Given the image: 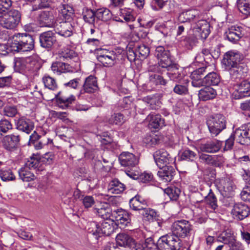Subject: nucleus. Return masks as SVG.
Segmentation results:
<instances>
[{
	"label": "nucleus",
	"instance_id": "obj_1",
	"mask_svg": "<svg viewBox=\"0 0 250 250\" xmlns=\"http://www.w3.org/2000/svg\"><path fill=\"white\" fill-rule=\"evenodd\" d=\"M155 56L158 60L157 64L151 65L149 71L159 72L163 73L167 71V75L171 80L180 81L182 79L183 74L179 65L174 63L171 57L170 52L162 46L156 48Z\"/></svg>",
	"mask_w": 250,
	"mask_h": 250
},
{
	"label": "nucleus",
	"instance_id": "obj_2",
	"mask_svg": "<svg viewBox=\"0 0 250 250\" xmlns=\"http://www.w3.org/2000/svg\"><path fill=\"white\" fill-rule=\"evenodd\" d=\"M34 43L32 36L26 33H18L9 38L8 49L13 53L29 52L34 49Z\"/></svg>",
	"mask_w": 250,
	"mask_h": 250
},
{
	"label": "nucleus",
	"instance_id": "obj_3",
	"mask_svg": "<svg viewBox=\"0 0 250 250\" xmlns=\"http://www.w3.org/2000/svg\"><path fill=\"white\" fill-rule=\"evenodd\" d=\"M234 140L242 145H250V123L236 128L225 141V151L230 150L234 145Z\"/></svg>",
	"mask_w": 250,
	"mask_h": 250
},
{
	"label": "nucleus",
	"instance_id": "obj_4",
	"mask_svg": "<svg viewBox=\"0 0 250 250\" xmlns=\"http://www.w3.org/2000/svg\"><path fill=\"white\" fill-rule=\"evenodd\" d=\"M115 222L112 219L105 220L100 224L92 221L87 224V231L95 236L96 239L104 235L108 236L113 233L115 229Z\"/></svg>",
	"mask_w": 250,
	"mask_h": 250
},
{
	"label": "nucleus",
	"instance_id": "obj_5",
	"mask_svg": "<svg viewBox=\"0 0 250 250\" xmlns=\"http://www.w3.org/2000/svg\"><path fill=\"white\" fill-rule=\"evenodd\" d=\"M158 250H179L182 241L172 233L161 236L156 244Z\"/></svg>",
	"mask_w": 250,
	"mask_h": 250
},
{
	"label": "nucleus",
	"instance_id": "obj_6",
	"mask_svg": "<svg viewBox=\"0 0 250 250\" xmlns=\"http://www.w3.org/2000/svg\"><path fill=\"white\" fill-rule=\"evenodd\" d=\"M207 125L211 135L216 136L226 127L225 117L221 114L210 116L207 120Z\"/></svg>",
	"mask_w": 250,
	"mask_h": 250
},
{
	"label": "nucleus",
	"instance_id": "obj_7",
	"mask_svg": "<svg viewBox=\"0 0 250 250\" xmlns=\"http://www.w3.org/2000/svg\"><path fill=\"white\" fill-rule=\"evenodd\" d=\"M21 20V12L18 10L13 9L0 17V25L4 28L13 30L18 26Z\"/></svg>",
	"mask_w": 250,
	"mask_h": 250
},
{
	"label": "nucleus",
	"instance_id": "obj_8",
	"mask_svg": "<svg viewBox=\"0 0 250 250\" xmlns=\"http://www.w3.org/2000/svg\"><path fill=\"white\" fill-rule=\"evenodd\" d=\"M192 230V226L186 220L175 221L171 227L172 233L179 239L189 237Z\"/></svg>",
	"mask_w": 250,
	"mask_h": 250
},
{
	"label": "nucleus",
	"instance_id": "obj_9",
	"mask_svg": "<svg viewBox=\"0 0 250 250\" xmlns=\"http://www.w3.org/2000/svg\"><path fill=\"white\" fill-rule=\"evenodd\" d=\"M123 51L121 49H116L110 51L104 50L98 54L97 58L104 66H111L116 63V60Z\"/></svg>",
	"mask_w": 250,
	"mask_h": 250
},
{
	"label": "nucleus",
	"instance_id": "obj_10",
	"mask_svg": "<svg viewBox=\"0 0 250 250\" xmlns=\"http://www.w3.org/2000/svg\"><path fill=\"white\" fill-rule=\"evenodd\" d=\"M243 59L244 56L241 52L236 50H231L224 54L222 62L227 70L241 63Z\"/></svg>",
	"mask_w": 250,
	"mask_h": 250
},
{
	"label": "nucleus",
	"instance_id": "obj_11",
	"mask_svg": "<svg viewBox=\"0 0 250 250\" xmlns=\"http://www.w3.org/2000/svg\"><path fill=\"white\" fill-rule=\"evenodd\" d=\"M203 65L192 71L190 74L192 80L191 84L194 87L199 88L203 86V78L202 76L211 70L212 65L203 64Z\"/></svg>",
	"mask_w": 250,
	"mask_h": 250
},
{
	"label": "nucleus",
	"instance_id": "obj_12",
	"mask_svg": "<svg viewBox=\"0 0 250 250\" xmlns=\"http://www.w3.org/2000/svg\"><path fill=\"white\" fill-rule=\"evenodd\" d=\"M199 19L191 23V27L196 36L206 39L210 33L209 23L205 20Z\"/></svg>",
	"mask_w": 250,
	"mask_h": 250
},
{
	"label": "nucleus",
	"instance_id": "obj_13",
	"mask_svg": "<svg viewBox=\"0 0 250 250\" xmlns=\"http://www.w3.org/2000/svg\"><path fill=\"white\" fill-rule=\"evenodd\" d=\"M153 157L157 166L159 168L174 162V158L164 149L156 151L153 154Z\"/></svg>",
	"mask_w": 250,
	"mask_h": 250
},
{
	"label": "nucleus",
	"instance_id": "obj_14",
	"mask_svg": "<svg viewBox=\"0 0 250 250\" xmlns=\"http://www.w3.org/2000/svg\"><path fill=\"white\" fill-rule=\"evenodd\" d=\"M233 96L235 99H239L250 96V83L246 80L237 82L234 85Z\"/></svg>",
	"mask_w": 250,
	"mask_h": 250
},
{
	"label": "nucleus",
	"instance_id": "obj_15",
	"mask_svg": "<svg viewBox=\"0 0 250 250\" xmlns=\"http://www.w3.org/2000/svg\"><path fill=\"white\" fill-rule=\"evenodd\" d=\"M53 27L55 34H58L64 38L71 36L74 31V27L72 25V23L69 21H56Z\"/></svg>",
	"mask_w": 250,
	"mask_h": 250
},
{
	"label": "nucleus",
	"instance_id": "obj_16",
	"mask_svg": "<svg viewBox=\"0 0 250 250\" xmlns=\"http://www.w3.org/2000/svg\"><path fill=\"white\" fill-rule=\"evenodd\" d=\"M21 136L17 132H14L5 136L2 141L3 147L8 151H13L18 146Z\"/></svg>",
	"mask_w": 250,
	"mask_h": 250
},
{
	"label": "nucleus",
	"instance_id": "obj_17",
	"mask_svg": "<svg viewBox=\"0 0 250 250\" xmlns=\"http://www.w3.org/2000/svg\"><path fill=\"white\" fill-rule=\"evenodd\" d=\"M113 216L115 219V225L120 228H124L130 224L131 222V214L123 209H118L113 212Z\"/></svg>",
	"mask_w": 250,
	"mask_h": 250
},
{
	"label": "nucleus",
	"instance_id": "obj_18",
	"mask_svg": "<svg viewBox=\"0 0 250 250\" xmlns=\"http://www.w3.org/2000/svg\"><path fill=\"white\" fill-rule=\"evenodd\" d=\"M39 40L41 47L49 49L57 42L55 33L52 31L44 32L40 35Z\"/></svg>",
	"mask_w": 250,
	"mask_h": 250
},
{
	"label": "nucleus",
	"instance_id": "obj_19",
	"mask_svg": "<svg viewBox=\"0 0 250 250\" xmlns=\"http://www.w3.org/2000/svg\"><path fill=\"white\" fill-rule=\"evenodd\" d=\"M37 20L41 27L52 28L56 22L53 13L48 11L41 12Z\"/></svg>",
	"mask_w": 250,
	"mask_h": 250
},
{
	"label": "nucleus",
	"instance_id": "obj_20",
	"mask_svg": "<svg viewBox=\"0 0 250 250\" xmlns=\"http://www.w3.org/2000/svg\"><path fill=\"white\" fill-rule=\"evenodd\" d=\"M243 28L237 25L231 26L225 33V38L232 43H236L244 36Z\"/></svg>",
	"mask_w": 250,
	"mask_h": 250
},
{
	"label": "nucleus",
	"instance_id": "obj_21",
	"mask_svg": "<svg viewBox=\"0 0 250 250\" xmlns=\"http://www.w3.org/2000/svg\"><path fill=\"white\" fill-rule=\"evenodd\" d=\"M199 12L196 9H188L180 13L177 21L181 23H193L199 19Z\"/></svg>",
	"mask_w": 250,
	"mask_h": 250
},
{
	"label": "nucleus",
	"instance_id": "obj_22",
	"mask_svg": "<svg viewBox=\"0 0 250 250\" xmlns=\"http://www.w3.org/2000/svg\"><path fill=\"white\" fill-rule=\"evenodd\" d=\"M207 190L208 191V192L207 195H203L202 193L199 194L197 193L196 194V197L198 198L199 196H202V199L200 200H197L195 201L196 203H201L203 202V201L206 203V204L208 206V207L212 210H215V209L217 208V198L212 192V190L209 187H207Z\"/></svg>",
	"mask_w": 250,
	"mask_h": 250
},
{
	"label": "nucleus",
	"instance_id": "obj_23",
	"mask_svg": "<svg viewBox=\"0 0 250 250\" xmlns=\"http://www.w3.org/2000/svg\"><path fill=\"white\" fill-rule=\"evenodd\" d=\"M227 70L229 72L231 80L237 83L241 81V79L245 77L247 68L245 64L241 63Z\"/></svg>",
	"mask_w": 250,
	"mask_h": 250
},
{
	"label": "nucleus",
	"instance_id": "obj_24",
	"mask_svg": "<svg viewBox=\"0 0 250 250\" xmlns=\"http://www.w3.org/2000/svg\"><path fill=\"white\" fill-rule=\"evenodd\" d=\"M250 212L249 207L244 204H235L231 210V213L233 217L239 220H242L247 217Z\"/></svg>",
	"mask_w": 250,
	"mask_h": 250
},
{
	"label": "nucleus",
	"instance_id": "obj_25",
	"mask_svg": "<svg viewBox=\"0 0 250 250\" xmlns=\"http://www.w3.org/2000/svg\"><path fill=\"white\" fill-rule=\"evenodd\" d=\"M234 188L233 182L230 179L226 178L221 180L219 188L224 197H232L234 195Z\"/></svg>",
	"mask_w": 250,
	"mask_h": 250
},
{
	"label": "nucleus",
	"instance_id": "obj_26",
	"mask_svg": "<svg viewBox=\"0 0 250 250\" xmlns=\"http://www.w3.org/2000/svg\"><path fill=\"white\" fill-rule=\"evenodd\" d=\"M160 169L157 172V175L163 182H170L176 173L173 167L170 165L164 166Z\"/></svg>",
	"mask_w": 250,
	"mask_h": 250
},
{
	"label": "nucleus",
	"instance_id": "obj_27",
	"mask_svg": "<svg viewBox=\"0 0 250 250\" xmlns=\"http://www.w3.org/2000/svg\"><path fill=\"white\" fill-rule=\"evenodd\" d=\"M121 165L124 167H134L138 163V158L131 153L122 152L119 157Z\"/></svg>",
	"mask_w": 250,
	"mask_h": 250
},
{
	"label": "nucleus",
	"instance_id": "obj_28",
	"mask_svg": "<svg viewBox=\"0 0 250 250\" xmlns=\"http://www.w3.org/2000/svg\"><path fill=\"white\" fill-rule=\"evenodd\" d=\"M222 142L216 139L210 140L200 146V149L202 152L206 153H215L221 148Z\"/></svg>",
	"mask_w": 250,
	"mask_h": 250
},
{
	"label": "nucleus",
	"instance_id": "obj_29",
	"mask_svg": "<svg viewBox=\"0 0 250 250\" xmlns=\"http://www.w3.org/2000/svg\"><path fill=\"white\" fill-rule=\"evenodd\" d=\"M117 244L122 247L133 248L135 246L136 243L135 240L129 235L120 233L118 234L116 237Z\"/></svg>",
	"mask_w": 250,
	"mask_h": 250
},
{
	"label": "nucleus",
	"instance_id": "obj_30",
	"mask_svg": "<svg viewBox=\"0 0 250 250\" xmlns=\"http://www.w3.org/2000/svg\"><path fill=\"white\" fill-rule=\"evenodd\" d=\"M16 127L19 130L29 134L34 128V124L31 120L21 117L17 120Z\"/></svg>",
	"mask_w": 250,
	"mask_h": 250
},
{
	"label": "nucleus",
	"instance_id": "obj_31",
	"mask_svg": "<svg viewBox=\"0 0 250 250\" xmlns=\"http://www.w3.org/2000/svg\"><path fill=\"white\" fill-rule=\"evenodd\" d=\"M148 122V126L151 128L159 129L165 124V120L160 114L151 112L146 119Z\"/></svg>",
	"mask_w": 250,
	"mask_h": 250
},
{
	"label": "nucleus",
	"instance_id": "obj_32",
	"mask_svg": "<svg viewBox=\"0 0 250 250\" xmlns=\"http://www.w3.org/2000/svg\"><path fill=\"white\" fill-rule=\"evenodd\" d=\"M216 95V90L208 85L201 89L198 92L199 99L203 101L213 99Z\"/></svg>",
	"mask_w": 250,
	"mask_h": 250
},
{
	"label": "nucleus",
	"instance_id": "obj_33",
	"mask_svg": "<svg viewBox=\"0 0 250 250\" xmlns=\"http://www.w3.org/2000/svg\"><path fill=\"white\" fill-rule=\"evenodd\" d=\"M146 206V201L140 195H136L129 200L130 208L133 210H144Z\"/></svg>",
	"mask_w": 250,
	"mask_h": 250
},
{
	"label": "nucleus",
	"instance_id": "obj_34",
	"mask_svg": "<svg viewBox=\"0 0 250 250\" xmlns=\"http://www.w3.org/2000/svg\"><path fill=\"white\" fill-rule=\"evenodd\" d=\"M156 30L160 32L164 37L170 36L174 29L173 22L167 21L163 22L158 23L155 26Z\"/></svg>",
	"mask_w": 250,
	"mask_h": 250
},
{
	"label": "nucleus",
	"instance_id": "obj_35",
	"mask_svg": "<svg viewBox=\"0 0 250 250\" xmlns=\"http://www.w3.org/2000/svg\"><path fill=\"white\" fill-rule=\"evenodd\" d=\"M125 185L118 179H114L111 181L108 186L109 193L118 194L123 193L125 189Z\"/></svg>",
	"mask_w": 250,
	"mask_h": 250
},
{
	"label": "nucleus",
	"instance_id": "obj_36",
	"mask_svg": "<svg viewBox=\"0 0 250 250\" xmlns=\"http://www.w3.org/2000/svg\"><path fill=\"white\" fill-rule=\"evenodd\" d=\"M98 88L97 78L95 77L90 75L85 79L83 89L84 92L93 93Z\"/></svg>",
	"mask_w": 250,
	"mask_h": 250
},
{
	"label": "nucleus",
	"instance_id": "obj_37",
	"mask_svg": "<svg viewBox=\"0 0 250 250\" xmlns=\"http://www.w3.org/2000/svg\"><path fill=\"white\" fill-rule=\"evenodd\" d=\"M220 82V76L215 72L208 71L203 78V86L205 85H217Z\"/></svg>",
	"mask_w": 250,
	"mask_h": 250
},
{
	"label": "nucleus",
	"instance_id": "obj_38",
	"mask_svg": "<svg viewBox=\"0 0 250 250\" xmlns=\"http://www.w3.org/2000/svg\"><path fill=\"white\" fill-rule=\"evenodd\" d=\"M60 13L65 21L72 22L75 16L74 10L72 6L68 4H62L60 8Z\"/></svg>",
	"mask_w": 250,
	"mask_h": 250
},
{
	"label": "nucleus",
	"instance_id": "obj_39",
	"mask_svg": "<svg viewBox=\"0 0 250 250\" xmlns=\"http://www.w3.org/2000/svg\"><path fill=\"white\" fill-rule=\"evenodd\" d=\"M95 210L97 214L104 220L111 219V216L113 215L110 205L106 203H103L100 208H95Z\"/></svg>",
	"mask_w": 250,
	"mask_h": 250
},
{
	"label": "nucleus",
	"instance_id": "obj_40",
	"mask_svg": "<svg viewBox=\"0 0 250 250\" xmlns=\"http://www.w3.org/2000/svg\"><path fill=\"white\" fill-rule=\"evenodd\" d=\"M151 66L150 65L147 68L149 82L155 85H165L167 83V81L159 74L163 73L159 72L149 71V69Z\"/></svg>",
	"mask_w": 250,
	"mask_h": 250
},
{
	"label": "nucleus",
	"instance_id": "obj_41",
	"mask_svg": "<svg viewBox=\"0 0 250 250\" xmlns=\"http://www.w3.org/2000/svg\"><path fill=\"white\" fill-rule=\"evenodd\" d=\"M82 15L83 19L85 22L95 26V23L97 21L95 10L84 7L83 9Z\"/></svg>",
	"mask_w": 250,
	"mask_h": 250
},
{
	"label": "nucleus",
	"instance_id": "obj_42",
	"mask_svg": "<svg viewBox=\"0 0 250 250\" xmlns=\"http://www.w3.org/2000/svg\"><path fill=\"white\" fill-rule=\"evenodd\" d=\"M55 98L59 104H62L60 106L67 107L69 105L74 101L75 98L73 95L66 96L62 92H59L57 94L55 95Z\"/></svg>",
	"mask_w": 250,
	"mask_h": 250
},
{
	"label": "nucleus",
	"instance_id": "obj_43",
	"mask_svg": "<svg viewBox=\"0 0 250 250\" xmlns=\"http://www.w3.org/2000/svg\"><path fill=\"white\" fill-rule=\"evenodd\" d=\"M134 249L135 250H158L156 244L151 237L146 239L144 243H136Z\"/></svg>",
	"mask_w": 250,
	"mask_h": 250
},
{
	"label": "nucleus",
	"instance_id": "obj_44",
	"mask_svg": "<svg viewBox=\"0 0 250 250\" xmlns=\"http://www.w3.org/2000/svg\"><path fill=\"white\" fill-rule=\"evenodd\" d=\"M41 164V156L38 154H33L25 163L24 166L31 170L38 168Z\"/></svg>",
	"mask_w": 250,
	"mask_h": 250
},
{
	"label": "nucleus",
	"instance_id": "obj_45",
	"mask_svg": "<svg viewBox=\"0 0 250 250\" xmlns=\"http://www.w3.org/2000/svg\"><path fill=\"white\" fill-rule=\"evenodd\" d=\"M96 17L97 21L101 20L106 21L109 20L112 16L111 12L107 8L100 7L95 9Z\"/></svg>",
	"mask_w": 250,
	"mask_h": 250
},
{
	"label": "nucleus",
	"instance_id": "obj_46",
	"mask_svg": "<svg viewBox=\"0 0 250 250\" xmlns=\"http://www.w3.org/2000/svg\"><path fill=\"white\" fill-rule=\"evenodd\" d=\"M18 173L20 178L23 182H30L34 180L36 178L32 170L24 167H21L18 170Z\"/></svg>",
	"mask_w": 250,
	"mask_h": 250
},
{
	"label": "nucleus",
	"instance_id": "obj_47",
	"mask_svg": "<svg viewBox=\"0 0 250 250\" xmlns=\"http://www.w3.org/2000/svg\"><path fill=\"white\" fill-rule=\"evenodd\" d=\"M189 81L184 79L182 82H179L173 88V92L180 95H185L188 93Z\"/></svg>",
	"mask_w": 250,
	"mask_h": 250
},
{
	"label": "nucleus",
	"instance_id": "obj_48",
	"mask_svg": "<svg viewBox=\"0 0 250 250\" xmlns=\"http://www.w3.org/2000/svg\"><path fill=\"white\" fill-rule=\"evenodd\" d=\"M143 101L148 104L152 109H158L162 104L159 97L157 95H152L147 96L143 98Z\"/></svg>",
	"mask_w": 250,
	"mask_h": 250
},
{
	"label": "nucleus",
	"instance_id": "obj_49",
	"mask_svg": "<svg viewBox=\"0 0 250 250\" xmlns=\"http://www.w3.org/2000/svg\"><path fill=\"white\" fill-rule=\"evenodd\" d=\"M218 241L229 246L235 240V236L231 231H223L218 237Z\"/></svg>",
	"mask_w": 250,
	"mask_h": 250
},
{
	"label": "nucleus",
	"instance_id": "obj_50",
	"mask_svg": "<svg viewBox=\"0 0 250 250\" xmlns=\"http://www.w3.org/2000/svg\"><path fill=\"white\" fill-rule=\"evenodd\" d=\"M164 193L171 200L176 201L179 198L181 190L175 186H170L164 190Z\"/></svg>",
	"mask_w": 250,
	"mask_h": 250
},
{
	"label": "nucleus",
	"instance_id": "obj_51",
	"mask_svg": "<svg viewBox=\"0 0 250 250\" xmlns=\"http://www.w3.org/2000/svg\"><path fill=\"white\" fill-rule=\"evenodd\" d=\"M42 82L45 88L51 90H55L58 87L55 79L48 74H45L42 78Z\"/></svg>",
	"mask_w": 250,
	"mask_h": 250
},
{
	"label": "nucleus",
	"instance_id": "obj_52",
	"mask_svg": "<svg viewBox=\"0 0 250 250\" xmlns=\"http://www.w3.org/2000/svg\"><path fill=\"white\" fill-rule=\"evenodd\" d=\"M237 4L240 12L245 15H250V0H237Z\"/></svg>",
	"mask_w": 250,
	"mask_h": 250
},
{
	"label": "nucleus",
	"instance_id": "obj_53",
	"mask_svg": "<svg viewBox=\"0 0 250 250\" xmlns=\"http://www.w3.org/2000/svg\"><path fill=\"white\" fill-rule=\"evenodd\" d=\"M26 58H18L15 60L14 69L20 73L27 71Z\"/></svg>",
	"mask_w": 250,
	"mask_h": 250
},
{
	"label": "nucleus",
	"instance_id": "obj_54",
	"mask_svg": "<svg viewBox=\"0 0 250 250\" xmlns=\"http://www.w3.org/2000/svg\"><path fill=\"white\" fill-rule=\"evenodd\" d=\"M196 157V153L188 148L183 149L180 154V158L181 160L188 162L193 161Z\"/></svg>",
	"mask_w": 250,
	"mask_h": 250
},
{
	"label": "nucleus",
	"instance_id": "obj_55",
	"mask_svg": "<svg viewBox=\"0 0 250 250\" xmlns=\"http://www.w3.org/2000/svg\"><path fill=\"white\" fill-rule=\"evenodd\" d=\"M69 69V65L65 62H53L51 65V70L54 73L61 74L64 73Z\"/></svg>",
	"mask_w": 250,
	"mask_h": 250
},
{
	"label": "nucleus",
	"instance_id": "obj_56",
	"mask_svg": "<svg viewBox=\"0 0 250 250\" xmlns=\"http://www.w3.org/2000/svg\"><path fill=\"white\" fill-rule=\"evenodd\" d=\"M136 52L138 55V58L140 60H143L146 58L150 53V49L146 45L142 44L138 45L136 47Z\"/></svg>",
	"mask_w": 250,
	"mask_h": 250
},
{
	"label": "nucleus",
	"instance_id": "obj_57",
	"mask_svg": "<svg viewBox=\"0 0 250 250\" xmlns=\"http://www.w3.org/2000/svg\"><path fill=\"white\" fill-rule=\"evenodd\" d=\"M26 61L27 71H34L40 68V63L35 59L32 57H27Z\"/></svg>",
	"mask_w": 250,
	"mask_h": 250
},
{
	"label": "nucleus",
	"instance_id": "obj_58",
	"mask_svg": "<svg viewBox=\"0 0 250 250\" xmlns=\"http://www.w3.org/2000/svg\"><path fill=\"white\" fill-rule=\"evenodd\" d=\"M12 4L11 0H0V17L8 13Z\"/></svg>",
	"mask_w": 250,
	"mask_h": 250
},
{
	"label": "nucleus",
	"instance_id": "obj_59",
	"mask_svg": "<svg viewBox=\"0 0 250 250\" xmlns=\"http://www.w3.org/2000/svg\"><path fill=\"white\" fill-rule=\"evenodd\" d=\"M119 106L121 108L127 110L134 106L132 98L131 97H125L119 102Z\"/></svg>",
	"mask_w": 250,
	"mask_h": 250
},
{
	"label": "nucleus",
	"instance_id": "obj_60",
	"mask_svg": "<svg viewBox=\"0 0 250 250\" xmlns=\"http://www.w3.org/2000/svg\"><path fill=\"white\" fill-rule=\"evenodd\" d=\"M12 127V124L10 121L6 119H1L0 121V135H2V133H6Z\"/></svg>",
	"mask_w": 250,
	"mask_h": 250
},
{
	"label": "nucleus",
	"instance_id": "obj_61",
	"mask_svg": "<svg viewBox=\"0 0 250 250\" xmlns=\"http://www.w3.org/2000/svg\"><path fill=\"white\" fill-rule=\"evenodd\" d=\"M124 115L121 113H116L112 115L109 119V123L110 124H115L117 125H121L125 122Z\"/></svg>",
	"mask_w": 250,
	"mask_h": 250
},
{
	"label": "nucleus",
	"instance_id": "obj_62",
	"mask_svg": "<svg viewBox=\"0 0 250 250\" xmlns=\"http://www.w3.org/2000/svg\"><path fill=\"white\" fill-rule=\"evenodd\" d=\"M160 140L156 136L146 135L143 140L144 143L147 147H152L157 144Z\"/></svg>",
	"mask_w": 250,
	"mask_h": 250
},
{
	"label": "nucleus",
	"instance_id": "obj_63",
	"mask_svg": "<svg viewBox=\"0 0 250 250\" xmlns=\"http://www.w3.org/2000/svg\"><path fill=\"white\" fill-rule=\"evenodd\" d=\"M76 56L75 52L69 48H63L60 53V57L63 61L71 59Z\"/></svg>",
	"mask_w": 250,
	"mask_h": 250
},
{
	"label": "nucleus",
	"instance_id": "obj_64",
	"mask_svg": "<svg viewBox=\"0 0 250 250\" xmlns=\"http://www.w3.org/2000/svg\"><path fill=\"white\" fill-rule=\"evenodd\" d=\"M121 16L126 22L133 21L135 20V18L131 14L130 9H120Z\"/></svg>",
	"mask_w": 250,
	"mask_h": 250
}]
</instances>
